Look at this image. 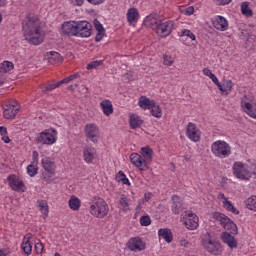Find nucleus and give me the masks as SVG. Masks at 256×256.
Segmentation results:
<instances>
[{"label":"nucleus","instance_id":"c85d7f7f","mask_svg":"<svg viewBox=\"0 0 256 256\" xmlns=\"http://www.w3.org/2000/svg\"><path fill=\"white\" fill-rule=\"evenodd\" d=\"M46 59L51 65H59V63H63V58L61 54L55 51H50L46 53Z\"/></svg>","mask_w":256,"mask_h":256},{"label":"nucleus","instance_id":"5701e85b","mask_svg":"<svg viewBox=\"0 0 256 256\" xmlns=\"http://www.w3.org/2000/svg\"><path fill=\"white\" fill-rule=\"evenodd\" d=\"M41 164L43 169L46 170L47 173H49V175H55L57 171V165H55V163L53 162V160H51V158L49 157L42 158Z\"/></svg>","mask_w":256,"mask_h":256},{"label":"nucleus","instance_id":"a19ab883","mask_svg":"<svg viewBox=\"0 0 256 256\" xmlns=\"http://www.w3.org/2000/svg\"><path fill=\"white\" fill-rule=\"evenodd\" d=\"M245 205L250 211H256V195L250 196L245 201Z\"/></svg>","mask_w":256,"mask_h":256},{"label":"nucleus","instance_id":"e433bc0d","mask_svg":"<svg viewBox=\"0 0 256 256\" xmlns=\"http://www.w3.org/2000/svg\"><path fill=\"white\" fill-rule=\"evenodd\" d=\"M15 69V64L11 61H4L0 64V73H9Z\"/></svg>","mask_w":256,"mask_h":256},{"label":"nucleus","instance_id":"2f4dec72","mask_svg":"<svg viewBox=\"0 0 256 256\" xmlns=\"http://www.w3.org/2000/svg\"><path fill=\"white\" fill-rule=\"evenodd\" d=\"M100 107L102 109V113H104L106 117L113 115V103L111 102V100H103L100 103Z\"/></svg>","mask_w":256,"mask_h":256},{"label":"nucleus","instance_id":"774afa93","mask_svg":"<svg viewBox=\"0 0 256 256\" xmlns=\"http://www.w3.org/2000/svg\"><path fill=\"white\" fill-rule=\"evenodd\" d=\"M44 181H46V183H51L52 180H51V176H44Z\"/></svg>","mask_w":256,"mask_h":256},{"label":"nucleus","instance_id":"c756f323","mask_svg":"<svg viewBox=\"0 0 256 256\" xmlns=\"http://www.w3.org/2000/svg\"><path fill=\"white\" fill-rule=\"evenodd\" d=\"M158 237L164 239L166 243H173V232L169 228H161L158 230Z\"/></svg>","mask_w":256,"mask_h":256},{"label":"nucleus","instance_id":"6e6552de","mask_svg":"<svg viewBox=\"0 0 256 256\" xmlns=\"http://www.w3.org/2000/svg\"><path fill=\"white\" fill-rule=\"evenodd\" d=\"M240 107L248 117L256 120V98L253 95H244L240 101Z\"/></svg>","mask_w":256,"mask_h":256},{"label":"nucleus","instance_id":"39448f33","mask_svg":"<svg viewBox=\"0 0 256 256\" xmlns=\"http://www.w3.org/2000/svg\"><path fill=\"white\" fill-rule=\"evenodd\" d=\"M202 247L211 255L219 256L223 254V245L218 240H213L209 232L202 235Z\"/></svg>","mask_w":256,"mask_h":256},{"label":"nucleus","instance_id":"8fccbe9b","mask_svg":"<svg viewBox=\"0 0 256 256\" xmlns=\"http://www.w3.org/2000/svg\"><path fill=\"white\" fill-rule=\"evenodd\" d=\"M77 77H79L78 73L72 74L66 78H64L63 80L60 81V83H62L63 85L70 83V81H74V79H77Z\"/></svg>","mask_w":256,"mask_h":256},{"label":"nucleus","instance_id":"6ab92c4d","mask_svg":"<svg viewBox=\"0 0 256 256\" xmlns=\"http://www.w3.org/2000/svg\"><path fill=\"white\" fill-rule=\"evenodd\" d=\"M78 21H66L62 24V33L68 37H77Z\"/></svg>","mask_w":256,"mask_h":256},{"label":"nucleus","instance_id":"bf43d9fd","mask_svg":"<svg viewBox=\"0 0 256 256\" xmlns=\"http://www.w3.org/2000/svg\"><path fill=\"white\" fill-rule=\"evenodd\" d=\"M209 79H211V81H212V82L214 83V85H216L217 87L221 84V83H219V79L217 78V76H215V74H212Z\"/></svg>","mask_w":256,"mask_h":256},{"label":"nucleus","instance_id":"13d9d810","mask_svg":"<svg viewBox=\"0 0 256 256\" xmlns=\"http://www.w3.org/2000/svg\"><path fill=\"white\" fill-rule=\"evenodd\" d=\"M95 29L97 33L105 32V28L103 27V24H101L99 21L95 23Z\"/></svg>","mask_w":256,"mask_h":256},{"label":"nucleus","instance_id":"69168bd1","mask_svg":"<svg viewBox=\"0 0 256 256\" xmlns=\"http://www.w3.org/2000/svg\"><path fill=\"white\" fill-rule=\"evenodd\" d=\"M180 245L181 247H187L189 245V241H187L185 238L180 239Z\"/></svg>","mask_w":256,"mask_h":256},{"label":"nucleus","instance_id":"2eb2a0df","mask_svg":"<svg viewBox=\"0 0 256 256\" xmlns=\"http://www.w3.org/2000/svg\"><path fill=\"white\" fill-rule=\"evenodd\" d=\"M19 102L17 100H10L3 105V115L5 119H13L19 113Z\"/></svg>","mask_w":256,"mask_h":256},{"label":"nucleus","instance_id":"1a4fd4ad","mask_svg":"<svg viewBox=\"0 0 256 256\" xmlns=\"http://www.w3.org/2000/svg\"><path fill=\"white\" fill-rule=\"evenodd\" d=\"M232 173L240 181H251V173L249 172V164L247 163L241 161L234 162Z\"/></svg>","mask_w":256,"mask_h":256},{"label":"nucleus","instance_id":"a211bd4d","mask_svg":"<svg viewBox=\"0 0 256 256\" xmlns=\"http://www.w3.org/2000/svg\"><path fill=\"white\" fill-rule=\"evenodd\" d=\"M92 29H93V26L91 25V23L85 20L78 21L76 37H82L87 39L91 37Z\"/></svg>","mask_w":256,"mask_h":256},{"label":"nucleus","instance_id":"c9c22d12","mask_svg":"<svg viewBox=\"0 0 256 256\" xmlns=\"http://www.w3.org/2000/svg\"><path fill=\"white\" fill-rule=\"evenodd\" d=\"M150 113L152 117H155L156 119H161V117H163V109L157 104V102H155L150 108Z\"/></svg>","mask_w":256,"mask_h":256},{"label":"nucleus","instance_id":"7ed1b4c3","mask_svg":"<svg viewBox=\"0 0 256 256\" xmlns=\"http://www.w3.org/2000/svg\"><path fill=\"white\" fill-rule=\"evenodd\" d=\"M146 24L151 27V29H155L158 37H169L173 32V27L175 22L168 20L166 22H159L151 16L146 17Z\"/></svg>","mask_w":256,"mask_h":256},{"label":"nucleus","instance_id":"423d86ee","mask_svg":"<svg viewBox=\"0 0 256 256\" xmlns=\"http://www.w3.org/2000/svg\"><path fill=\"white\" fill-rule=\"evenodd\" d=\"M211 152L218 159H227L231 157V145L225 140H216L211 145Z\"/></svg>","mask_w":256,"mask_h":256},{"label":"nucleus","instance_id":"09e8293b","mask_svg":"<svg viewBox=\"0 0 256 256\" xmlns=\"http://www.w3.org/2000/svg\"><path fill=\"white\" fill-rule=\"evenodd\" d=\"M174 61L175 60L173 59V57L171 55H167V54L163 55V63L167 67H171V65H173Z\"/></svg>","mask_w":256,"mask_h":256},{"label":"nucleus","instance_id":"49530a36","mask_svg":"<svg viewBox=\"0 0 256 256\" xmlns=\"http://www.w3.org/2000/svg\"><path fill=\"white\" fill-rule=\"evenodd\" d=\"M248 165H249L250 179H256V161Z\"/></svg>","mask_w":256,"mask_h":256},{"label":"nucleus","instance_id":"ddd939ff","mask_svg":"<svg viewBox=\"0 0 256 256\" xmlns=\"http://www.w3.org/2000/svg\"><path fill=\"white\" fill-rule=\"evenodd\" d=\"M213 219H215L223 229H226V231H235L237 229V225L234 224L231 218L221 212H215L213 214Z\"/></svg>","mask_w":256,"mask_h":256},{"label":"nucleus","instance_id":"f257e3e1","mask_svg":"<svg viewBox=\"0 0 256 256\" xmlns=\"http://www.w3.org/2000/svg\"><path fill=\"white\" fill-rule=\"evenodd\" d=\"M22 31L30 45H41L45 41V32L41 29V22L36 15L26 16L22 22Z\"/></svg>","mask_w":256,"mask_h":256},{"label":"nucleus","instance_id":"6e6d98bb","mask_svg":"<svg viewBox=\"0 0 256 256\" xmlns=\"http://www.w3.org/2000/svg\"><path fill=\"white\" fill-rule=\"evenodd\" d=\"M86 1L90 5L99 6V5H103V3H105L107 0H86Z\"/></svg>","mask_w":256,"mask_h":256},{"label":"nucleus","instance_id":"58836bf2","mask_svg":"<svg viewBox=\"0 0 256 256\" xmlns=\"http://www.w3.org/2000/svg\"><path fill=\"white\" fill-rule=\"evenodd\" d=\"M26 173L30 177H35L39 173V165L30 163L26 168Z\"/></svg>","mask_w":256,"mask_h":256},{"label":"nucleus","instance_id":"bb28decb","mask_svg":"<svg viewBox=\"0 0 256 256\" xmlns=\"http://www.w3.org/2000/svg\"><path fill=\"white\" fill-rule=\"evenodd\" d=\"M154 103H155V100H151L147 96H140L138 100L139 108L143 109L144 111H150Z\"/></svg>","mask_w":256,"mask_h":256},{"label":"nucleus","instance_id":"f704fd0d","mask_svg":"<svg viewBox=\"0 0 256 256\" xmlns=\"http://www.w3.org/2000/svg\"><path fill=\"white\" fill-rule=\"evenodd\" d=\"M118 205H120V209L124 212L129 211V207H130V200L127 198V196L125 194H122L120 196Z\"/></svg>","mask_w":256,"mask_h":256},{"label":"nucleus","instance_id":"4c0bfd02","mask_svg":"<svg viewBox=\"0 0 256 256\" xmlns=\"http://www.w3.org/2000/svg\"><path fill=\"white\" fill-rule=\"evenodd\" d=\"M116 181L118 183H122L123 185H127L128 187L131 186V182L129 181V178H127V175H125L123 171H119L116 174Z\"/></svg>","mask_w":256,"mask_h":256},{"label":"nucleus","instance_id":"052dcab7","mask_svg":"<svg viewBox=\"0 0 256 256\" xmlns=\"http://www.w3.org/2000/svg\"><path fill=\"white\" fill-rule=\"evenodd\" d=\"M202 73H203V75H205L206 77H209V78L213 75V72H211V70L209 68H204L202 70Z\"/></svg>","mask_w":256,"mask_h":256},{"label":"nucleus","instance_id":"7c9ffc66","mask_svg":"<svg viewBox=\"0 0 256 256\" xmlns=\"http://www.w3.org/2000/svg\"><path fill=\"white\" fill-rule=\"evenodd\" d=\"M218 89L222 95H229L233 91V81L224 80L222 84H218Z\"/></svg>","mask_w":256,"mask_h":256},{"label":"nucleus","instance_id":"338daca9","mask_svg":"<svg viewBox=\"0 0 256 256\" xmlns=\"http://www.w3.org/2000/svg\"><path fill=\"white\" fill-rule=\"evenodd\" d=\"M0 7H7V0H0Z\"/></svg>","mask_w":256,"mask_h":256},{"label":"nucleus","instance_id":"dca6fc26","mask_svg":"<svg viewBox=\"0 0 256 256\" xmlns=\"http://www.w3.org/2000/svg\"><path fill=\"white\" fill-rule=\"evenodd\" d=\"M7 182L12 191H16L17 193H25V182L19 175L10 174L7 177Z\"/></svg>","mask_w":256,"mask_h":256},{"label":"nucleus","instance_id":"0eeeda50","mask_svg":"<svg viewBox=\"0 0 256 256\" xmlns=\"http://www.w3.org/2000/svg\"><path fill=\"white\" fill-rule=\"evenodd\" d=\"M59 133L55 128H49L40 132L36 137L38 145H55L57 143Z\"/></svg>","mask_w":256,"mask_h":256},{"label":"nucleus","instance_id":"e2e57ef3","mask_svg":"<svg viewBox=\"0 0 256 256\" xmlns=\"http://www.w3.org/2000/svg\"><path fill=\"white\" fill-rule=\"evenodd\" d=\"M153 197V193L151 192H147L144 194V200L147 201H151V198Z\"/></svg>","mask_w":256,"mask_h":256},{"label":"nucleus","instance_id":"72a5a7b5","mask_svg":"<svg viewBox=\"0 0 256 256\" xmlns=\"http://www.w3.org/2000/svg\"><path fill=\"white\" fill-rule=\"evenodd\" d=\"M37 205L44 219H47V217H49V204L47 203V200H38Z\"/></svg>","mask_w":256,"mask_h":256},{"label":"nucleus","instance_id":"c03bdc74","mask_svg":"<svg viewBox=\"0 0 256 256\" xmlns=\"http://www.w3.org/2000/svg\"><path fill=\"white\" fill-rule=\"evenodd\" d=\"M61 85H63L61 81L57 83L48 84L44 88H42V91L43 93H47V91H53L54 89H57V87H61Z\"/></svg>","mask_w":256,"mask_h":256},{"label":"nucleus","instance_id":"473e14b6","mask_svg":"<svg viewBox=\"0 0 256 256\" xmlns=\"http://www.w3.org/2000/svg\"><path fill=\"white\" fill-rule=\"evenodd\" d=\"M68 207L71 211H79L81 209V199L75 195L71 196L68 200Z\"/></svg>","mask_w":256,"mask_h":256},{"label":"nucleus","instance_id":"cd10ccee","mask_svg":"<svg viewBox=\"0 0 256 256\" xmlns=\"http://www.w3.org/2000/svg\"><path fill=\"white\" fill-rule=\"evenodd\" d=\"M145 121H143V118L137 114H130L129 115V125L130 129H139L141 125H143Z\"/></svg>","mask_w":256,"mask_h":256},{"label":"nucleus","instance_id":"aec40b11","mask_svg":"<svg viewBox=\"0 0 256 256\" xmlns=\"http://www.w3.org/2000/svg\"><path fill=\"white\" fill-rule=\"evenodd\" d=\"M212 25L217 31H227L229 29V21L221 15H216L212 19Z\"/></svg>","mask_w":256,"mask_h":256},{"label":"nucleus","instance_id":"393cba45","mask_svg":"<svg viewBox=\"0 0 256 256\" xmlns=\"http://www.w3.org/2000/svg\"><path fill=\"white\" fill-rule=\"evenodd\" d=\"M172 213L179 215L183 211V199L177 195L172 196Z\"/></svg>","mask_w":256,"mask_h":256},{"label":"nucleus","instance_id":"412c9836","mask_svg":"<svg viewBox=\"0 0 256 256\" xmlns=\"http://www.w3.org/2000/svg\"><path fill=\"white\" fill-rule=\"evenodd\" d=\"M218 199L222 202V206L226 211H229L230 213H233V215H239V210L235 208V205H233V202L229 201L224 193L218 194Z\"/></svg>","mask_w":256,"mask_h":256},{"label":"nucleus","instance_id":"ea45409f","mask_svg":"<svg viewBox=\"0 0 256 256\" xmlns=\"http://www.w3.org/2000/svg\"><path fill=\"white\" fill-rule=\"evenodd\" d=\"M241 13L246 17H253V10L249 8V2H243L241 4Z\"/></svg>","mask_w":256,"mask_h":256},{"label":"nucleus","instance_id":"4468645a","mask_svg":"<svg viewBox=\"0 0 256 256\" xmlns=\"http://www.w3.org/2000/svg\"><path fill=\"white\" fill-rule=\"evenodd\" d=\"M83 161L88 165H95L99 161V154L97 153V148L88 145L83 148L82 152Z\"/></svg>","mask_w":256,"mask_h":256},{"label":"nucleus","instance_id":"20e7f679","mask_svg":"<svg viewBox=\"0 0 256 256\" xmlns=\"http://www.w3.org/2000/svg\"><path fill=\"white\" fill-rule=\"evenodd\" d=\"M89 213L96 219H105L109 215V204L101 197H95L89 206Z\"/></svg>","mask_w":256,"mask_h":256},{"label":"nucleus","instance_id":"4be33fe9","mask_svg":"<svg viewBox=\"0 0 256 256\" xmlns=\"http://www.w3.org/2000/svg\"><path fill=\"white\" fill-rule=\"evenodd\" d=\"M221 240L229 249H237L239 243L237 242V239H235V236L231 235V233L223 232L221 234Z\"/></svg>","mask_w":256,"mask_h":256},{"label":"nucleus","instance_id":"9d476101","mask_svg":"<svg viewBox=\"0 0 256 256\" xmlns=\"http://www.w3.org/2000/svg\"><path fill=\"white\" fill-rule=\"evenodd\" d=\"M180 221L189 231L199 229V216H197V214L191 210L185 211L181 215Z\"/></svg>","mask_w":256,"mask_h":256},{"label":"nucleus","instance_id":"f3484780","mask_svg":"<svg viewBox=\"0 0 256 256\" xmlns=\"http://www.w3.org/2000/svg\"><path fill=\"white\" fill-rule=\"evenodd\" d=\"M186 137L193 143H199L201 141V130L197 127V124L189 122L186 126Z\"/></svg>","mask_w":256,"mask_h":256},{"label":"nucleus","instance_id":"680f3d73","mask_svg":"<svg viewBox=\"0 0 256 256\" xmlns=\"http://www.w3.org/2000/svg\"><path fill=\"white\" fill-rule=\"evenodd\" d=\"M10 253L9 248H3L0 250V256H8Z\"/></svg>","mask_w":256,"mask_h":256},{"label":"nucleus","instance_id":"37998d69","mask_svg":"<svg viewBox=\"0 0 256 256\" xmlns=\"http://www.w3.org/2000/svg\"><path fill=\"white\" fill-rule=\"evenodd\" d=\"M180 37H188L189 39H191V41H196L197 39V37H195V34L189 29H183L181 31Z\"/></svg>","mask_w":256,"mask_h":256},{"label":"nucleus","instance_id":"b1692460","mask_svg":"<svg viewBox=\"0 0 256 256\" xmlns=\"http://www.w3.org/2000/svg\"><path fill=\"white\" fill-rule=\"evenodd\" d=\"M33 235L31 233H28L24 236L21 249L25 253V255L29 256L31 253H33V244H31V238Z\"/></svg>","mask_w":256,"mask_h":256},{"label":"nucleus","instance_id":"79ce46f5","mask_svg":"<svg viewBox=\"0 0 256 256\" xmlns=\"http://www.w3.org/2000/svg\"><path fill=\"white\" fill-rule=\"evenodd\" d=\"M1 139L5 143H11V138H9L7 128L5 126H0Z\"/></svg>","mask_w":256,"mask_h":256},{"label":"nucleus","instance_id":"f8f14e48","mask_svg":"<svg viewBox=\"0 0 256 256\" xmlns=\"http://www.w3.org/2000/svg\"><path fill=\"white\" fill-rule=\"evenodd\" d=\"M126 247L129 251H132V253H141L142 251H145V249H147V243H145V240H143V238L136 236L131 237L127 241Z\"/></svg>","mask_w":256,"mask_h":256},{"label":"nucleus","instance_id":"9b49d317","mask_svg":"<svg viewBox=\"0 0 256 256\" xmlns=\"http://www.w3.org/2000/svg\"><path fill=\"white\" fill-rule=\"evenodd\" d=\"M84 134L86 141L97 144L99 139H101V132L99 131V126L95 123L86 124L84 127Z\"/></svg>","mask_w":256,"mask_h":256},{"label":"nucleus","instance_id":"864d4df0","mask_svg":"<svg viewBox=\"0 0 256 256\" xmlns=\"http://www.w3.org/2000/svg\"><path fill=\"white\" fill-rule=\"evenodd\" d=\"M30 164L39 165V152H37L36 150L32 152V161Z\"/></svg>","mask_w":256,"mask_h":256},{"label":"nucleus","instance_id":"f03ea898","mask_svg":"<svg viewBox=\"0 0 256 256\" xmlns=\"http://www.w3.org/2000/svg\"><path fill=\"white\" fill-rule=\"evenodd\" d=\"M153 149L150 146H144L140 149V154L133 152L130 154V161L139 171H147L149 163L153 161Z\"/></svg>","mask_w":256,"mask_h":256},{"label":"nucleus","instance_id":"5fc2aeb1","mask_svg":"<svg viewBox=\"0 0 256 256\" xmlns=\"http://www.w3.org/2000/svg\"><path fill=\"white\" fill-rule=\"evenodd\" d=\"M70 5H73L74 7H83L85 4V0H68Z\"/></svg>","mask_w":256,"mask_h":256},{"label":"nucleus","instance_id":"3c124183","mask_svg":"<svg viewBox=\"0 0 256 256\" xmlns=\"http://www.w3.org/2000/svg\"><path fill=\"white\" fill-rule=\"evenodd\" d=\"M181 13H183V15H193V13H195V8L193 6H189L187 8H182Z\"/></svg>","mask_w":256,"mask_h":256},{"label":"nucleus","instance_id":"4d7b16f0","mask_svg":"<svg viewBox=\"0 0 256 256\" xmlns=\"http://www.w3.org/2000/svg\"><path fill=\"white\" fill-rule=\"evenodd\" d=\"M103 37H105V32H97L95 37L96 43L103 41Z\"/></svg>","mask_w":256,"mask_h":256},{"label":"nucleus","instance_id":"a18cd8bd","mask_svg":"<svg viewBox=\"0 0 256 256\" xmlns=\"http://www.w3.org/2000/svg\"><path fill=\"white\" fill-rule=\"evenodd\" d=\"M101 65H103V60L92 61L89 64H87L86 69L88 71H91L92 69H97V67H101Z\"/></svg>","mask_w":256,"mask_h":256},{"label":"nucleus","instance_id":"a878e982","mask_svg":"<svg viewBox=\"0 0 256 256\" xmlns=\"http://www.w3.org/2000/svg\"><path fill=\"white\" fill-rule=\"evenodd\" d=\"M139 17H140V14L137 8L132 7L128 9L126 13V19L129 25H133V23H137L139 21Z\"/></svg>","mask_w":256,"mask_h":256},{"label":"nucleus","instance_id":"0e129e2a","mask_svg":"<svg viewBox=\"0 0 256 256\" xmlns=\"http://www.w3.org/2000/svg\"><path fill=\"white\" fill-rule=\"evenodd\" d=\"M218 5H229L231 0H216Z\"/></svg>","mask_w":256,"mask_h":256},{"label":"nucleus","instance_id":"603ef678","mask_svg":"<svg viewBox=\"0 0 256 256\" xmlns=\"http://www.w3.org/2000/svg\"><path fill=\"white\" fill-rule=\"evenodd\" d=\"M34 249L37 255H41V253H43V250L45 249V246H43V243L37 242L34 245Z\"/></svg>","mask_w":256,"mask_h":256},{"label":"nucleus","instance_id":"de8ad7c7","mask_svg":"<svg viewBox=\"0 0 256 256\" xmlns=\"http://www.w3.org/2000/svg\"><path fill=\"white\" fill-rule=\"evenodd\" d=\"M140 225H142V227H149V225H151V217L150 216H141L140 217Z\"/></svg>","mask_w":256,"mask_h":256}]
</instances>
